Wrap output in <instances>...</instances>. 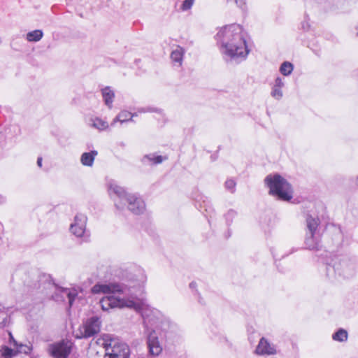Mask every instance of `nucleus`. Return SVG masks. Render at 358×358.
<instances>
[{
  "label": "nucleus",
  "mask_w": 358,
  "mask_h": 358,
  "mask_svg": "<svg viewBox=\"0 0 358 358\" xmlns=\"http://www.w3.org/2000/svg\"><path fill=\"white\" fill-rule=\"evenodd\" d=\"M197 207L203 213H204V212L206 213V214H204L206 217H211L214 213V208H213L210 201L208 199L203 200L201 203H199V206Z\"/></svg>",
  "instance_id": "20"
},
{
  "label": "nucleus",
  "mask_w": 358,
  "mask_h": 358,
  "mask_svg": "<svg viewBox=\"0 0 358 358\" xmlns=\"http://www.w3.org/2000/svg\"><path fill=\"white\" fill-rule=\"evenodd\" d=\"M17 356V352L7 345H2L0 348V358H13Z\"/></svg>",
  "instance_id": "22"
},
{
  "label": "nucleus",
  "mask_w": 358,
  "mask_h": 358,
  "mask_svg": "<svg viewBox=\"0 0 358 358\" xmlns=\"http://www.w3.org/2000/svg\"><path fill=\"white\" fill-rule=\"evenodd\" d=\"M92 126L99 130H103L106 129L108 127V122L106 121H103V120L100 118H95L94 120H92Z\"/></svg>",
  "instance_id": "29"
},
{
  "label": "nucleus",
  "mask_w": 358,
  "mask_h": 358,
  "mask_svg": "<svg viewBox=\"0 0 358 358\" xmlns=\"http://www.w3.org/2000/svg\"><path fill=\"white\" fill-rule=\"evenodd\" d=\"M102 97L105 104L108 108H112L115 98V93L110 87H106L101 90Z\"/></svg>",
  "instance_id": "18"
},
{
  "label": "nucleus",
  "mask_w": 358,
  "mask_h": 358,
  "mask_svg": "<svg viewBox=\"0 0 358 358\" xmlns=\"http://www.w3.org/2000/svg\"><path fill=\"white\" fill-rule=\"evenodd\" d=\"M125 207L135 215L142 214L145 209L143 200L136 194H130L125 197Z\"/></svg>",
  "instance_id": "12"
},
{
  "label": "nucleus",
  "mask_w": 358,
  "mask_h": 358,
  "mask_svg": "<svg viewBox=\"0 0 358 358\" xmlns=\"http://www.w3.org/2000/svg\"><path fill=\"white\" fill-rule=\"evenodd\" d=\"M149 353L152 355H158L162 350L156 333L153 331L150 332L147 340Z\"/></svg>",
  "instance_id": "15"
},
{
  "label": "nucleus",
  "mask_w": 358,
  "mask_h": 358,
  "mask_svg": "<svg viewBox=\"0 0 358 358\" xmlns=\"http://www.w3.org/2000/svg\"><path fill=\"white\" fill-rule=\"evenodd\" d=\"M137 305L138 308L134 309L141 312L144 323L151 326L157 324L161 318V313L158 310L152 308L149 306H140L138 303H137Z\"/></svg>",
  "instance_id": "11"
},
{
  "label": "nucleus",
  "mask_w": 358,
  "mask_h": 358,
  "mask_svg": "<svg viewBox=\"0 0 358 358\" xmlns=\"http://www.w3.org/2000/svg\"><path fill=\"white\" fill-rule=\"evenodd\" d=\"M87 216L82 213L77 214L74 217V222L70 226L71 232L77 237H83L85 236Z\"/></svg>",
  "instance_id": "13"
},
{
  "label": "nucleus",
  "mask_w": 358,
  "mask_h": 358,
  "mask_svg": "<svg viewBox=\"0 0 358 358\" xmlns=\"http://www.w3.org/2000/svg\"><path fill=\"white\" fill-rule=\"evenodd\" d=\"M357 36H358V32H357Z\"/></svg>",
  "instance_id": "45"
},
{
  "label": "nucleus",
  "mask_w": 358,
  "mask_h": 358,
  "mask_svg": "<svg viewBox=\"0 0 358 358\" xmlns=\"http://www.w3.org/2000/svg\"><path fill=\"white\" fill-rule=\"evenodd\" d=\"M194 2V0H185L180 7V9L182 11H186L189 10L192 6H193V3Z\"/></svg>",
  "instance_id": "33"
},
{
  "label": "nucleus",
  "mask_w": 358,
  "mask_h": 358,
  "mask_svg": "<svg viewBox=\"0 0 358 358\" xmlns=\"http://www.w3.org/2000/svg\"><path fill=\"white\" fill-rule=\"evenodd\" d=\"M273 86L282 88L284 87V83L282 81V79L280 77H277L276 79L275 80V83Z\"/></svg>",
  "instance_id": "36"
},
{
  "label": "nucleus",
  "mask_w": 358,
  "mask_h": 358,
  "mask_svg": "<svg viewBox=\"0 0 358 358\" xmlns=\"http://www.w3.org/2000/svg\"><path fill=\"white\" fill-rule=\"evenodd\" d=\"M197 294H198V301H199V302L200 303H203L201 297L200 296L199 293H197Z\"/></svg>",
  "instance_id": "40"
},
{
  "label": "nucleus",
  "mask_w": 358,
  "mask_h": 358,
  "mask_svg": "<svg viewBox=\"0 0 358 358\" xmlns=\"http://www.w3.org/2000/svg\"><path fill=\"white\" fill-rule=\"evenodd\" d=\"M114 275L122 282H109L107 284L96 283L92 287V294H121L124 297L115 296L103 297L100 300V306L103 310H108L114 308H137L138 306L134 299L136 294L134 289L140 285L136 275L131 271L122 268L114 270Z\"/></svg>",
  "instance_id": "1"
},
{
  "label": "nucleus",
  "mask_w": 358,
  "mask_h": 358,
  "mask_svg": "<svg viewBox=\"0 0 358 358\" xmlns=\"http://www.w3.org/2000/svg\"><path fill=\"white\" fill-rule=\"evenodd\" d=\"M343 236L341 234L340 230L337 231L336 234L333 235L332 237V246L336 249H339L343 245Z\"/></svg>",
  "instance_id": "25"
},
{
  "label": "nucleus",
  "mask_w": 358,
  "mask_h": 358,
  "mask_svg": "<svg viewBox=\"0 0 358 358\" xmlns=\"http://www.w3.org/2000/svg\"><path fill=\"white\" fill-rule=\"evenodd\" d=\"M9 335H10V340L11 342H13V343L14 344V341H15L11 333H9Z\"/></svg>",
  "instance_id": "39"
},
{
  "label": "nucleus",
  "mask_w": 358,
  "mask_h": 358,
  "mask_svg": "<svg viewBox=\"0 0 358 358\" xmlns=\"http://www.w3.org/2000/svg\"><path fill=\"white\" fill-rule=\"evenodd\" d=\"M189 287L192 289L196 287V283L195 282H192L189 283Z\"/></svg>",
  "instance_id": "38"
},
{
  "label": "nucleus",
  "mask_w": 358,
  "mask_h": 358,
  "mask_svg": "<svg viewBox=\"0 0 358 358\" xmlns=\"http://www.w3.org/2000/svg\"><path fill=\"white\" fill-rule=\"evenodd\" d=\"M320 220L317 216L307 215L306 218V236L304 243L307 249L319 251L322 248L321 234L318 229Z\"/></svg>",
  "instance_id": "6"
},
{
  "label": "nucleus",
  "mask_w": 358,
  "mask_h": 358,
  "mask_svg": "<svg viewBox=\"0 0 358 358\" xmlns=\"http://www.w3.org/2000/svg\"><path fill=\"white\" fill-rule=\"evenodd\" d=\"M43 36V33L41 29H36L27 34V40L30 42L39 41Z\"/></svg>",
  "instance_id": "24"
},
{
  "label": "nucleus",
  "mask_w": 358,
  "mask_h": 358,
  "mask_svg": "<svg viewBox=\"0 0 358 358\" xmlns=\"http://www.w3.org/2000/svg\"><path fill=\"white\" fill-rule=\"evenodd\" d=\"M237 215V212L234 209H229L224 215L226 224L229 227L233 222L234 219Z\"/></svg>",
  "instance_id": "30"
},
{
  "label": "nucleus",
  "mask_w": 358,
  "mask_h": 358,
  "mask_svg": "<svg viewBox=\"0 0 358 358\" xmlns=\"http://www.w3.org/2000/svg\"><path fill=\"white\" fill-rule=\"evenodd\" d=\"M294 66L289 62H284L280 67V72L285 76H289L293 71Z\"/></svg>",
  "instance_id": "26"
},
{
  "label": "nucleus",
  "mask_w": 358,
  "mask_h": 358,
  "mask_svg": "<svg viewBox=\"0 0 358 358\" xmlns=\"http://www.w3.org/2000/svg\"><path fill=\"white\" fill-rule=\"evenodd\" d=\"M223 58L227 63L239 64L249 53L243 28L237 24L226 25L215 35Z\"/></svg>",
  "instance_id": "2"
},
{
  "label": "nucleus",
  "mask_w": 358,
  "mask_h": 358,
  "mask_svg": "<svg viewBox=\"0 0 358 358\" xmlns=\"http://www.w3.org/2000/svg\"><path fill=\"white\" fill-rule=\"evenodd\" d=\"M227 2H234L242 10L246 8V0H227Z\"/></svg>",
  "instance_id": "34"
},
{
  "label": "nucleus",
  "mask_w": 358,
  "mask_h": 358,
  "mask_svg": "<svg viewBox=\"0 0 358 358\" xmlns=\"http://www.w3.org/2000/svg\"><path fill=\"white\" fill-rule=\"evenodd\" d=\"M17 275H22V280L25 288V291L29 292L34 290L42 289H47L50 287L55 286L56 292L52 295V299L56 301H64L66 295L59 292L61 287L56 286L53 282L50 275L41 273L38 270L32 268L29 271L20 269L16 273Z\"/></svg>",
  "instance_id": "4"
},
{
  "label": "nucleus",
  "mask_w": 358,
  "mask_h": 358,
  "mask_svg": "<svg viewBox=\"0 0 358 358\" xmlns=\"http://www.w3.org/2000/svg\"><path fill=\"white\" fill-rule=\"evenodd\" d=\"M136 115V114H131L129 111L123 110L118 114L115 121L117 120L120 121V122H124L129 120H131L132 117Z\"/></svg>",
  "instance_id": "28"
},
{
  "label": "nucleus",
  "mask_w": 358,
  "mask_h": 358,
  "mask_svg": "<svg viewBox=\"0 0 358 358\" xmlns=\"http://www.w3.org/2000/svg\"><path fill=\"white\" fill-rule=\"evenodd\" d=\"M98 152L96 150H92L88 152H83L80 157V162L83 166H92L95 157L97 156Z\"/></svg>",
  "instance_id": "17"
},
{
  "label": "nucleus",
  "mask_w": 358,
  "mask_h": 358,
  "mask_svg": "<svg viewBox=\"0 0 358 358\" xmlns=\"http://www.w3.org/2000/svg\"><path fill=\"white\" fill-rule=\"evenodd\" d=\"M271 95L274 99L280 100L282 97V88L273 86Z\"/></svg>",
  "instance_id": "32"
},
{
  "label": "nucleus",
  "mask_w": 358,
  "mask_h": 358,
  "mask_svg": "<svg viewBox=\"0 0 358 358\" xmlns=\"http://www.w3.org/2000/svg\"><path fill=\"white\" fill-rule=\"evenodd\" d=\"M184 53L185 50L182 47L178 45L177 48L171 53V59L172 62L178 64L179 66H181Z\"/></svg>",
  "instance_id": "19"
},
{
  "label": "nucleus",
  "mask_w": 358,
  "mask_h": 358,
  "mask_svg": "<svg viewBox=\"0 0 358 358\" xmlns=\"http://www.w3.org/2000/svg\"><path fill=\"white\" fill-rule=\"evenodd\" d=\"M167 157H164L161 155H157L156 153H150L145 155L141 159V163L145 166H153L159 164L166 159Z\"/></svg>",
  "instance_id": "16"
},
{
  "label": "nucleus",
  "mask_w": 358,
  "mask_h": 358,
  "mask_svg": "<svg viewBox=\"0 0 358 358\" xmlns=\"http://www.w3.org/2000/svg\"><path fill=\"white\" fill-rule=\"evenodd\" d=\"M73 343L68 339H62L48 345L47 351L53 358H68L72 351Z\"/></svg>",
  "instance_id": "7"
},
{
  "label": "nucleus",
  "mask_w": 358,
  "mask_h": 358,
  "mask_svg": "<svg viewBox=\"0 0 358 358\" xmlns=\"http://www.w3.org/2000/svg\"><path fill=\"white\" fill-rule=\"evenodd\" d=\"M357 180H358V176H357Z\"/></svg>",
  "instance_id": "44"
},
{
  "label": "nucleus",
  "mask_w": 358,
  "mask_h": 358,
  "mask_svg": "<svg viewBox=\"0 0 358 358\" xmlns=\"http://www.w3.org/2000/svg\"><path fill=\"white\" fill-rule=\"evenodd\" d=\"M104 348L108 358H129L130 350L126 343L110 339L109 343H104Z\"/></svg>",
  "instance_id": "8"
},
{
  "label": "nucleus",
  "mask_w": 358,
  "mask_h": 358,
  "mask_svg": "<svg viewBox=\"0 0 358 358\" xmlns=\"http://www.w3.org/2000/svg\"><path fill=\"white\" fill-rule=\"evenodd\" d=\"M0 311H1V306L0 305Z\"/></svg>",
  "instance_id": "43"
},
{
  "label": "nucleus",
  "mask_w": 358,
  "mask_h": 358,
  "mask_svg": "<svg viewBox=\"0 0 358 358\" xmlns=\"http://www.w3.org/2000/svg\"><path fill=\"white\" fill-rule=\"evenodd\" d=\"M332 338L338 342L345 341L348 339V332L343 329H340L332 335Z\"/></svg>",
  "instance_id": "27"
},
{
  "label": "nucleus",
  "mask_w": 358,
  "mask_h": 358,
  "mask_svg": "<svg viewBox=\"0 0 358 358\" xmlns=\"http://www.w3.org/2000/svg\"><path fill=\"white\" fill-rule=\"evenodd\" d=\"M358 261L356 257L348 254L331 255L326 262V275L331 281L339 278L353 277L357 270Z\"/></svg>",
  "instance_id": "3"
},
{
  "label": "nucleus",
  "mask_w": 358,
  "mask_h": 358,
  "mask_svg": "<svg viewBox=\"0 0 358 358\" xmlns=\"http://www.w3.org/2000/svg\"><path fill=\"white\" fill-rule=\"evenodd\" d=\"M229 236H231V230L229 229H228V234L227 236V238H229Z\"/></svg>",
  "instance_id": "42"
},
{
  "label": "nucleus",
  "mask_w": 358,
  "mask_h": 358,
  "mask_svg": "<svg viewBox=\"0 0 358 358\" xmlns=\"http://www.w3.org/2000/svg\"><path fill=\"white\" fill-rule=\"evenodd\" d=\"M59 292L62 294H64L66 295V296L69 299V306L71 307L73 303V301H75L76 298L78 296L77 291L76 289H71L69 288H61L59 289Z\"/></svg>",
  "instance_id": "21"
},
{
  "label": "nucleus",
  "mask_w": 358,
  "mask_h": 358,
  "mask_svg": "<svg viewBox=\"0 0 358 358\" xmlns=\"http://www.w3.org/2000/svg\"><path fill=\"white\" fill-rule=\"evenodd\" d=\"M255 352L259 355H273L277 353V351L273 344L270 343L266 338L262 337L256 348Z\"/></svg>",
  "instance_id": "14"
},
{
  "label": "nucleus",
  "mask_w": 358,
  "mask_h": 358,
  "mask_svg": "<svg viewBox=\"0 0 358 358\" xmlns=\"http://www.w3.org/2000/svg\"><path fill=\"white\" fill-rule=\"evenodd\" d=\"M101 321L98 316H92L86 320L83 323V331L80 338H87L97 334L101 329Z\"/></svg>",
  "instance_id": "10"
},
{
  "label": "nucleus",
  "mask_w": 358,
  "mask_h": 358,
  "mask_svg": "<svg viewBox=\"0 0 358 358\" xmlns=\"http://www.w3.org/2000/svg\"><path fill=\"white\" fill-rule=\"evenodd\" d=\"M306 26H307V27H306L305 22H303V23H302V27H303V29H307L308 28V24H306Z\"/></svg>",
  "instance_id": "41"
},
{
  "label": "nucleus",
  "mask_w": 358,
  "mask_h": 358,
  "mask_svg": "<svg viewBox=\"0 0 358 358\" xmlns=\"http://www.w3.org/2000/svg\"><path fill=\"white\" fill-rule=\"evenodd\" d=\"M265 185L269 188L268 194L278 200L289 201L293 197L292 185L278 173L269 174L264 179Z\"/></svg>",
  "instance_id": "5"
},
{
  "label": "nucleus",
  "mask_w": 358,
  "mask_h": 358,
  "mask_svg": "<svg viewBox=\"0 0 358 358\" xmlns=\"http://www.w3.org/2000/svg\"><path fill=\"white\" fill-rule=\"evenodd\" d=\"M14 346L17 348L15 350L17 352V355L19 353H24L25 355H29L32 351V345H24L22 343H18L16 341H14Z\"/></svg>",
  "instance_id": "23"
},
{
  "label": "nucleus",
  "mask_w": 358,
  "mask_h": 358,
  "mask_svg": "<svg viewBox=\"0 0 358 358\" xmlns=\"http://www.w3.org/2000/svg\"><path fill=\"white\" fill-rule=\"evenodd\" d=\"M236 182L233 178L227 179L224 182V187L231 194H234L236 191Z\"/></svg>",
  "instance_id": "31"
},
{
  "label": "nucleus",
  "mask_w": 358,
  "mask_h": 358,
  "mask_svg": "<svg viewBox=\"0 0 358 358\" xmlns=\"http://www.w3.org/2000/svg\"><path fill=\"white\" fill-rule=\"evenodd\" d=\"M108 193L113 199L115 207L119 210H124L125 208V197L130 194L126 192L123 187L114 182L110 183Z\"/></svg>",
  "instance_id": "9"
},
{
  "label": "nucleus",
  "mask_w": 358,
  "mask_h": 358,
  "mask_svg": "<svg viewBox=\"0 0 358 358\" xmlns=\"http://www.w3.org/2000/svg\"><path fill=\"white\" fill-rule=\"evenodd\" d=\"M37 165L39 167L42 166V157H38V159H37Z\"/></svg>",
  "instance_id": "37"
},
{
  "label": "nucleus",
  "mask_w": 358,
  "mask_h": 358,
  "mask_svg": "<svg viewBox=\"0 0 358 358\" xmlns=\"http://www.w3.org/2000/svg\"><path fill=\"white\" fill-rule=\"evenodd\" d=\"M139 112H143V113H147V112L157 113L159 114H161L162 113V110L159 109V108H157L148 107V108H141V109H140Z\"/></svg>",
  "instance_id": "35"
}]
</instances>
